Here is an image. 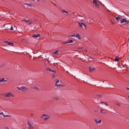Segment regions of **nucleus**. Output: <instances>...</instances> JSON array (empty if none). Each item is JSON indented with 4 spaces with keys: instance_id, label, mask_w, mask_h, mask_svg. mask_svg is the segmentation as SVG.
I'll use <instances>...</instances> for the list:
<instances>
[{
    "instance_id": "nucleus-1",
    "label": "nucleus",
    "mask_w": 129,
    "mask_h": 129,
    "mask_svg": "<svg viewBox=\"0 0 129 129\" xmlns=\"http://www.w3.org/2000/svg\"><path fill=\"white\" fill-rule=\"evenodd\" d=\"M16 88L19 90H21L22 91L25 92V91H27L28 88L24 86H22L21 87H19L18 86H17Z\"/></svg>"
},
{
    "instance_id": "nucleus-2",
    "label": "nucleus",
    "mask_w": 129,
    "mask_h": 129,
    "mask_svg": "<svg viewBox=\"0 0 129 129\" xmlns=\"http://www.w3.org/2000/svg\"><path fill=\"white\" fill-rule=\"evenodd\" d=\"M124 22L126 23L125 25L126 26H127L128 23V22L127 21V20L126 18L122 19L120 21V23H122Z\"/></svg>"
},
{
    "instance_id": "nucleus-3",
    "label": "nucleus",
    "mask_w": 129,
    "mask_h": 129,
    "mask_svg": "<svg viewBox=\"0 0 129 129\" xmlns=\"http://www.w3.org/2000/svg\"><path fill=\"white\" fill-rule=\"evenodd\" d=\"M5 29L7 30H12L13 29L12 25L10 26L9 24L7 26V27H6Z\"/></svg>"
},
{
    "instance_id": "nucleus-4",
    "label": "nucleus",
    "mask_w": 129,
    "mask_h": 129,
    "mask_svg": "<svg viewBox=\"0 0 129 129\" xmlns=\"http://www.w3.org/2000/svg\"><path fill=\"white\" fill-rule=\"evenodd\" d=\"M49 118V117L46 114H43V115L41 117V118H43L44 120L47 119Z\"/></svg>"
},
{
    "instance_id": "nucleus-5",
    "label": "nucleus",
    "mask_w": 129,
    "mask_h": 129,
    "mask_svg": "<svg viewBox=\"0 0 129 129\" xmlns=\"http://www.w3.org/2000/svg\"><path fill=\"white\" fill-rule=\"evenodd\" d=\"M5 96L6 97H10L11 96L14 97L13 94H11V93H7L5 95Z\"/></svg>"
},
{
    "instance_id": "nucleus-6",
    "label": "nucleus",
    "mask_w": 129,
    "mask_h": 129,
    "mask_svg": "<svg viewBox=\"0 0 129 129\" xmlns=\"http://www.w3.org/2000/svg\"><path fill=\"white\" fill-rule=\"evenodd\" d=\"M46 70L47 71H48L49 72H53L54 73H55L56 72L55 70H53L51 69L50 68H46Z\"/></svg>"
},
{
    "instance_id": "nucleus-7",
    "label": "nucleus",
    "mask_w": 129,
    "mask_h": 129,
    "mask_svg": "<svg viewBox=\"0 0 129 129\" xmlns=\"http://www.w3.org/2000/svg\"><path fill=\"white\" fill-rule=\"evenodd\" d=\"M95 69L94 67L92 68L91 67H89V72H91L94 71Z\"/></svg>"
},
{
    "instance_id": "nucleus-8",
    "label": "nucleus",
    "mask_w": 129,
    "mask_h": 129,
    "mask_svg": "<svg viewBox=\"0 0 129 129\" xmlns=\"http://www.w3.org/2000/svg\"><path fill=\"white\" fill-rule=\"evenodd\" d=\"M27 125L28 126V128L29 129H33V128L31 124L30 123L29 121H28L27 123Z\"/></svg>"
},
{
    "instance_id": "nucleus-9",
    "label": "nucleus",
    "mask_w": 129,
    "mask_h": 129,
    "mask_svg": "<svg viewBox=\"0 0 129 129\" xmlns=\"http://www.w3.org/2000/svg\"><path fill=\"white\" fill-rule=\"evenodd\" d=\"M32 36L34 38H37L39 37H40V35L39 34L36 35L33 34L32 35Z\"/></svg>"
},
{
    "instance_id": "nucleus-10",
    "label": "nucleus",
    "mask_w": 129,
    "mask_h": 129,
    "mask_svg": "<svg viewBox=\"0 0 129 129\" xmlns=\"http://www.w3.org/2000/svg\"><path fill=\"white\" fill-rule=\"evenodd\" d=\"M73 41L72 40H68L67 42H66L62 43L63 44H65L70 43H73Z\"/></svg>"
},
{
    "instance_id": "nucleus-11",
    "label": "nucleus",
    "mask_w": 129,
    "mask_h": 129,
    "mask_svg": "<svg viewBox=\"0 0 129 129\" xmlns=\"http://www.w3.org/2000/svg\"><path fill=\"white\" fill-rule=\"evenodd\" d=\"M118 15V16L116 17L115 18L117 21H119V20L122 19V16H119V15Z\"/></svg>"
},
{
    "instance_id": "nucleus-12",
    "label": "nucleus",
    "mask_w": 129,
    "mask_h": 129,
    "mask_svg": "<svg viewBox=\"0 0 129 129\" xmlns=\"http://www.w3.org/2000/svg\"><path fill=\"white\" fill-rule=\"evenodd\" d=\"M101 112L102 113H107V110H104L103 109H101L100 110Z\"/></svg>"
},
{
    "instance_id": "nucleus-13",
    "label": "nucleus",
    "mask_w": 129,
    "mask_h": 129,
    "mask_svg": "<svg viewBox=\"0 0 129 129\" xmlns=\"http://www.w3.org/2000/svg\"><path fill=\"white\" fill-rule=\"evenodd\" d=\"M79 26L81 27H82V25L84 26L85 27L86 26V24L85 23L82 22H81V23H79Z\"/></svg>"
},
{
    "instance_id": "nucleus-14",
    "label": "nucleus",
    "mask_w": 129,
    "mask_h": 129,
    "mask_svg": "<svg viewBox=\"0 0 129 129\" xmlns=\"http://www.w3.org/2000/svg\"><path fill=\"white\" fill-rule=\"evenodd\" d=\"M19 66L17 64H15L14 66V68L15 70H17L19 69Z\"/></svg>"
},
{
    "instance_id": "nucleus-15",
    "label": "nucleus",
    "mask_w": 129,
    "mask_h": 129,
    "mask_svg": "<svg viewBox=\"0 0 129 129\" xmlns=\"http://www.w3.org/2000/svg\"><path fill=\"white\" fill-rule=\"evenodd\" d=\"M7 81V80H5L4 78H2L0 79V83L2 82H6Z\"/></svg>"
},
{
    "instance_id": "nucleus-16",
    "label": "nucleus",
    "mask_w": 129,
    "mask_h": 129,
    "mask_svg": "<svg viewBox=\"0 0 129 129\" xmlns=\"http://www.w3.org/2000/svg\"><path fill=\"white\" fill-rule=\"evenodd\" d=\"M76 37H77L78 39H81V37L80 36V35L78 34H77L76 35Z\"/></svg>"
},
{
    "instance_id": "nucleus-17",
    "label": "nucleus",
    "mask_w": 129,
    "mask_h": 129,
    "mask_svg": "<svg viewBox=\"0 0 129 129\" xmlns=\"http://www.w3.org/2000/svg\"><path fill=\"white\" fill-rule=\"evenodd\" d=\"M8 44L9 45H11L12 46H13L14 45V44L13 43L9 42H8Z\"/></svg>"
},
{
    "instance_id": "nucleus-18",
    "label": "nucleus",
    "mask_w": 129,
    "mask_h": 129,
    "mask_svg": "<svg viewBox=\"0 0 129 129\" xmlns=\"http://www.w3.org/2000/svg\"><path fill=\"white\" fill-rule=\"evenodd\" d=\"M93 3L96 6H97V1L96 0H93Z\"/></svg>"
},
{
    "instance_id": "nucleus-19",
    "label": "nucleus",
    "mask_w": 129,
    "mask_h": 129,
    "mask_svg": "<svg viewBox=\"0 0 129 129\" xmlns=\"http://www.w3.org/2000/svg\"><path fill=\"white\" fill-rule=\"evenodd\" d=\"M61 12L62 13L64 14H65V13H66L67 14H68V12L64 10H62L61 11Z\"/></svg>"
},
{
    "instance_id": "nucleus-20",
    "label": "nucleus",
    "mask_w": 129,
    "mask_h": 129,
    "mask_svg": "<svg viewBox=\"0 0 129 129\" xmlns=\"http://www.w3.org/2000/svg\"><path fill=\"white\" fill-rule=\"evenodd\" d=\"M119 59L117 57L115 58L114 60L115 61H118L119 60Z\"/></svg>"
},
{
    "instance_id": "nucleus-21",
    "label": "nucleus",
    "mask_w": 129,
    "mask_h": 129,
    "mask_svg": "<svg viewBox=\"0 0 129 129\" xmlns=\"http://www.w3.org/2000/svg\"><path fill=\"white\" fill-rule=\"evenodd\" d=\"M55 86L57 87H60L62 86V84H56Z\"/></svg>"
},
{
    "instance_id": "nucleus-22",
    "label": "nucleus",
    "mask_w": 129,
    "mask_h": 129,
    "mask_svg": "<svg viewBox=\"0 0 129 129\" xmlns=\"http://www.w3.org/2000/svg\"><path fill=\"white\" fill-rule=\"evenodd\" d=\"M97 3H98V4H101L102 5L104 6V5L103 4H102L101 2H100L99 1H98V0H97Z\"/></svg>"
},
{
    "instance_id": "nucleus-23",
    "label": "nucleus",
    "mask_w": 129,
    "mask_h": 129,
    "mask_svg": "<svg viewBox=\"0 0 129 129\" xmlns=\"http://www.w3.org/2000/svg\"><path fill=\"white\" fill-rule=\"evenodd\" d=\"M54 100H57L58 99V98L57 97H55L54 98Z\"/></svg>"
},
{
    "instance_id": "nucleus-24",
    "label": "nucleus",
    "mask_w": 129,
    "mask_h": 129,
    "mask_svg": "<svg viewBox=\"0 0 129 129\" xmlns=\"http://www.w3.org/2000/svg\"><path fill=\"white\" fill-rule=\"evenodd\" d=\"M33 89H36L37 90H39V89L38 88L36 87H35Z\"/></svg>"
},
{
    "instance_id": "nucleus-25",
    "label": "nucleus",
    "mask_w": 129,
    "mask_h": 129,
    "mask_svg": "<svg viewBox=\"0 0 129 129\" xmlns=\"http://www.w3.org/2000/svg\"><path fill=\"white\" fill-rule=\"evenodd\" d=\"M58 51V50H56L54 52V53L55 54H57Z\"/></svg>"
},
{
    "instance_id": "nucleus-26",
    "label": "nucleus",
    "mask_w": 129,
    "mask_h": 129,
    "mask_svg": "<svg viewBox=\"0 0 129 129\" xmlns=\"http://www.w3.org/2000/svg\"><path fill=\"white\" fill-rule=\"evenodd\" d=\"M3 116L4 117H10V116L8 115H3Z\"/></svg>"
},
{
    "instance_id": "nucleus-27",
    "label": "nucleus",
    "mask_w": 129,
    "mask_h": 129,
    "mask_svg": "<svg viewBox=\"0 0 129 129\" xmlns=\"http://www.w3.org/2000/svg\"><path fill=\"white\" fill-rule=\"evenodd\" d=\"M101 122V119H100L99 120L97 121V123H100Z\"/></svg>"
},
{
    "instance_id": "nucleus-28",
    "label": "nucleus",
    "mask_w": 129,
    "mask_h": 129,
    "mask_svg": "<svg viewBox=\"0 0 129 129\" xmlns=\"http://www.w3.org/2000/svg\"><path fill=\"white\" fill-rule=\"evenodd\" d=\"M101 103H103L104 104H105V105H106L107 106H108V104H107V103H106V102H103V103H102V102H101Z\"/></svg>"
},
{
    "instance_id": "nucleus-29",
    "label": "nucleus",
    "mask_w": 129,
    "mask_h": 129,
    "mask_svg": "<svg viewBox=\"0 0 129 129\" xmlns=\"http://www.w3.org/2000/svg\"><path fill=\"white\" fill-rule=\"evenodd\" d=\"M59 82V80L58 79H57L56 81V84H57V83Z\"/></svg>"
},
{
    "instance_id": "nucleus-30",
    "label": "nucleus",
    "mask_w": 129,
    "mask_h": 129,
    "mask_svg": "<svg viewBox=\"0 0 129 129\" xmlns=\"http://www.w3.org/2000/svg\"><path fill=\"white\" fill-rule=\"evenodd\" d=\"M114 104L115 105H117L119 106H120V104L119 103H115Z\"/></svg>"
},
{
    "instance_id": "nucleus-31",
    "label": "nucleus",
    "mask_w": 129,
    "mask_h": 129,
    "mask_svg": "<svg viewBox=\"0 0 129 129\" xmlns=\"http://www.w3.org/2000/svg\"><path fill=\"white\" fill-rule=\"evenodd\" d=\"M102 96V95H100V94L97 95V97H101Z\"/></svg>"
},
{
    "instance_id": "nucleus-32",
    "label": "nucleus",
    "mask_w": 129,
    "mask_h": 129,
    "mask_svg": "<svg viewBox=\"0 0 129 129\" xmlns=\"http://www.w3.org/2000/svg\"><path fill=\"white\" fill-rule=\"evenodd\" d=\"M5 65V64H3V65H1V66H0V68H2L4 66V65Z\"/></svg>"
},
{
    "instance_id": "nucleus-33",
    "label": "nucleus",
    "mask_w": 129,
    "mask_h": 129,
    "mask_svg": "<svg viewBox=\"0 0 129 129\" xmlns=\"http://www.w3.org/2000/svg\"><path fill=\"white\" fill-rule=\"evenodd\" d=\"M26 5H27L29 6V7H31V4H27V3H26Z\"/></svg>"
},
{
    "instance_id": "nucleus-34",
    "label": "nucleus",
    "mask_w": 129,
    "mask_h": 129,
    "mask_svg": "<svg viewBox=\"0 0 129 129\" xmlns=\"http://www.w3.org/2000/svg\"><path fill=\"white\" fill-rule=\"evenodd\" d=\"M24 21L25 22H26V23H28V21H28V20H25V19H24Z\"/></svg>"
},
{
    "instance_id": "nucleus-35",
    "label": "nucleus",
    "mask_w": 129,
    "mask_h": 129,
    "mask_svg": "<svg viewBox=\"0 0 129 129\" xmlns=\"http://www.w3.org/2000/svg\"><path fill=\"white\" fill-rule=\"evenodd\" d=\"M55 76V75H53L52 76V78H54Z\"/></svg>"
},
{
    "instance_id": "nucleus-36",
    "label": "nucleus",
    "mask_w": 129,
    "mask_h": 129,
    "mask_svg": "<svg viewBox=\"0 0 129 129\" xmlns=\"http://www.w3.org/2000/svg\"><path fill=\"white\" fill-rule=\"evenodd\" d=\"M3 115H3H4V114L3 112H1L0 113V115Z\"/></svg>"
},
{
    "instance_id": "nucleus-37",
    "label": "nucleus",
    "mask_w": 129,
    "mask_h": 129,
    "mask_svg": "<svg viewBox=\"0 0 129 129\" xmlns=\"http://www.w3.org/2000/svg\"><path fill=\"white\" fill-rule=\"evenodd\" d=\"M71 37H75V34H74V35H72L71 36Z\"/></svg>"
},
{
    "instance_id": "nucleus-38",
    "label": "nucleus",
    "mask_w": 129,
    "mask_h": 129,
    "mask_svg": "<svg viewBox=\"0 0 129 129\" xmlns=\"http://www.w3.org/2000/svg\"><path fill=\"white\" fill-rule=\"evenodd\" d=\"M6 129H9L8 127H5V128Z\"/></svg>"
},
{
    "instance_id": "nucleus-39",
    "label": "nucleus",
    "mask_w": 129,
    "mask_h": 129,
    "mask_svg": "<svg viewBox=\"0 0 129 129\" xmlns=\"http://www.w3.org/2000/svg\"><path fill=\"white\" fill-rule=\"evenodd\" d=\"M126 88L128 90H129V87H126Z\"/></svg>"
},
{
    "instance_id": "nucleus-40",
    "label": "nucleus",
    "mask_w": 129,
    "mask_h": 129,
    "mask_svg": "<svg viewBox=\"0 0 129 129\" xmlns=\"http://www.w3.org/2000/svg\"><path fill=\"white\" fill-rule=\"evenodd\" d=\"M95 123L97 124V119H95Z\"/></svg>"
},
{
    "instance_id": "nucleus-41",
    "label": "nucleus",
    "mask_w": 129,
    "mask_h": 129,
    "mask_svg": "<svg viewBox=\"0 0 129 129\" xmlns=\"http://www.w3.org/2000/svg\"><path fill=\"white\" fill-rule=\"evenodd\" d=\"M8 42H7V41H5L4 42V43H8Z\"/></svg>"
},
{
    "instance_id": "nucleus-42",
    "label": "nucleus",
    "mask_w": 129,
    "mask_h": 129,
    "mask_svg": "<svg viewBox=\"0 0 129 129\" xmlns=\"http://www.w3.org/2000/svg\"><path fill=\"white\" fill-rule=\"evenodd\" d=\"M32 24V23H31V22H29V24Z\"/></svg>"
},
{
    "instance_id": "nucleus-43",
    "label": "nucleus",
    "mask_w": 129,
    "mask_h": 129,
    "mask_svg": "<svg viewBox=\"0 0 129 129\" xmlns=\"http://www.w3.org/2000/svg\"><path fill=\"white\" fill-rule=\"evenodd\" d=\"M62 86H65V85H62Z\"/></svg>"
},
{
    "instance_id": "nucleus-44",
    "label": "nucleus",
    "mask_w": 129,
    "mask_h": 129,
    "mask_svg": "<svg viewBox=\"0 0 129 129\" xmlns=\"http://www.w3.org/2000/svg\"><path fill=\"white\" fill-rule=\"evenodd\" d=\"M37 0L38 1V2H39V1H40V0Z\"/></svg>"
},
{
    "instance_id": "nucleus-45",
    "label": "nucleus",
    "mask_w": 129,
    "mask_h": 129,
    "mask_svg": "<svg viewBox=\"0 0 129 129\" xmlns=\"http://www.w3.org/2000/svg\"><path fill=\"white\" fill-rule=\"evenodd\" d=\"M108 11L109 12H110V11H109V10H108Z\"/></svg>"
},
{
    "instance_id": "nucleus-46",
    "label": "nucleus",
    "mask_w": 129,
    "mask_h": 129,
    "mask_svg": "<svg viewBox=\"0 0 129 129\" xmlns=\"http://www.w3.org/2000/svg\"><path fill=\"white\" fill-rule=\"evenodd\" d=\"M128 40L129 41V39H128Z\"/></svg>"
},
{
    "instance_id": "nucleus-47",
    "label": "nucleus",
    "mask_w": 129,
    "mask_h": 129,
    "mask_svg": "<svg viewBox=\"0 0 129 129\" xmlns=\"http://www.w3.org/2000/svg\"><path fill=\"white\" fill-rule=\"evenodd\" d=\"M97 8H98V5H97Z\"/></svg>"
},
{
    "instance_id": "nucleus-48",
    "label": "nucleus",
    "mask_w": 129,
    "mask_h": 129,
    "mask_svg": "<svg viewBox=\"0 0 129 129\" xmlns=\"http://www.w3.org/2000/svg\"><path fill=\"white\" fill-rule=\"evenodd\" d=\"M128 98H129V96H128Z\"/></svg>"
}]
</instances>
